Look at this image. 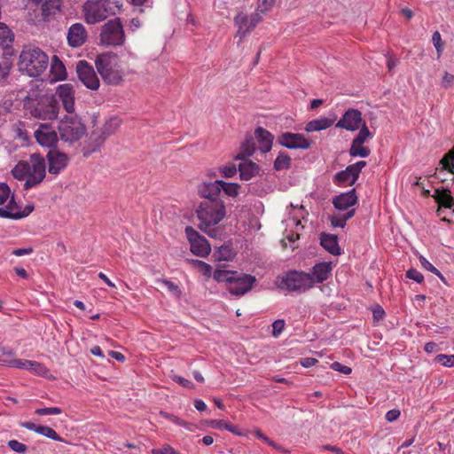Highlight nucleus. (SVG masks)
<instances>
[{
  "instance_id": "nucleus-29",
  "label": "nucleus",
  "mask_w": 454,
  "mask_h": 454,
  "mask_svg": "<svg viewBox=\"0 0 454 454\" xmlns=\"http://www.w3.org/2000/svg\"><path fill=\"white\" fill-rule=\"evenodd\" d=\"M333 122V119L321 117L309 121L305 126V130L307 132L321 131L330 128Z\"/></svg>"
},
{
  "instance_id": "nucleus-7",
  "label": "nucleus",
  "mask_w": 454,
  "mask_h": 454,
  "mask_svg": "<svg viewBox=\"0 0 454 454\" xmlns=\"http://www.w3.org/2000/svg\"><path fill=\"white\" fill-rule=\"evenodd\" d=\"M100 43L105 46H121L125 42V34L119 18L110 20L101 29Z\"/></svg>"
},
{
  "instance_id": "nucleus-33",
  "label": "nucleus",
  "mask_w": 454,
  "mask_h": 454,
  "mask_svg": "<svg viewBox=\"0 0 454 454\" xmlns=\"http://www.w3.org/2000/svg\"><path fill=\"white\" fill-rule=\"evenodd\" d=\"M51 72L56 80H65L67 78L66 67L57 56L52 58Z\"/></svg>"
},
{
  "instance_id": "nucleus-20",
  "label": "nucleus",
  "mask_w": 454,
  "mask_h": 454,
  "mask_svg": "<svg viewBox=\"0 0 454 454\" xmlns=\"http://www.w3.org/2000/svg\"><path fill=\"white\" fill-rule=\"evenodd\" d=\"M274 137L267 129L258 127L254 130V140L257 141L258 148L262 153L271 150Z\"/></svg>"
},
{
  "instance_id": "nucleus-49",
  "label": "nucleus",
  "mask_w": 454,
  "mask_h": 454,
  "mask_svg": "<svg viewBox=\"0 0 454 454\" xmlns=\"http://www.w3.org/2000/svg\"><path fill=\"white\" fill-rule=\"evenodd\" d=\"M160 415L162 417V418H165L167 419H168L169 421L178 425V426H182V427H188V423L184 421L183 419H179L178 417L173 415V414H170V413H168V412H165V411H160Z\"/></svg>"
},
{
  "instance_id": "nucleus-46",
  "label": "nucleus",
  "mask_w": 454,
  "mask_h": 454,
  "mask_svg": "<svg viewBox=\"0 0 454 454\" xmlns=\"http://www.w3.org/2000/svg\"><path fill=\"white\" fill-rule=\"evenodd\" d=\"M12 131L14 132L15 136L21 140L26 141L28 137L27 130L25 129L24 125L21 122L13 124Z\"/></svg>"
},
{
  "instance_id": "nucleus-57",
  "label": "nucleus",
  "mask_w": 454,
  "mask_h": 454,
  "mask_svg": "<svg viewBox=\"0 0 454 454\" xmlns=\"http://www.w3.org/2000/svg\"><path fill=\"white\" fill-rule=\"evenodd\" d=\"M331 368L336 372H340L343 374H350L352 370L350 367L341 364L339 362H333L331 364Z\"/></svg>"
},
{
  "instance_id": "nucleus-64",
  "label": "nucleus",
  "mask_w": 454,
  "mask_h": 454,
  "mask_svg": "<svg viewBox=\"0 0 454 454\" xmlns=\"http://www.w3.org/2000/svg\"><path fill=\"white\" fill-rule=\"evenodd\" d=\"M400 416V411L396 409L390 410L386 414V419L389 422L396 420Z\"/></svg>"
},
{
  "instance_id": "nucleus-47",
  "label": "nucleus",
  "mask_w": 454,
  "mask_h": 454,
  "mask_svg": "<svg viewBox=\"0 0 454 454\" xmlns=\"http://www.w3.org/2000/svg\"><path fill=\"white\" fill-rule=\"evenodd\" d=\"M7 444L12 450L17 453H25L27 450V445L17 440H10Z\"/></svg>"
},
{
  "instance_id": "nucleus-39",
  "label": "nucleus",
  "mask_w": 454,
  "mask_h": 454,
  "mask_svg": "<svg viewBox=\"0 0 454 454\" xmlns=\"http://www.w3.org/2000/svg\"><path fill=\"white\" fill-rule=\"evenodd\" d=\"M207 424L210 425L214 428L222 429L224 428L235 434H241L238 430L237 427L234 425H231L230 423L225 422L224 420H218V419H211L207 421Z\"/></svg>"
},
{
  "instance_id": "nucleus-44",
  "label": "nucleus",
  "mask_w": 454,
  "mask_h": 454,
  "mask_svg": "<svg viewBox=\"0 0 454 454\" xmlns=\"http://www.w3.org/2000/svg\"><path fill=\"white\" fill-rule=\"evenodd\" d=\"M420 263L424 269L427 270L435 274L438 276L443 282H445L444 277L442 275V273L430 262H428L425 257L420 256L419 258Z\"/></svg>"
},
{
  "instance_id": "nucleus-60",
  "label": "nucleus",
  "mask_w": 454,
  "mask_h": 454,
  "mask_svg": "<svg viewBox=\"0 0 454 454\" xmlns=\"http://www.w3.org/2000/svg\"><path fill=\"white\" fill-rule=\"evenodd\" d=\"M432 41H433V43H434L437 52L440 53L442 51V43L441 35L438 31H435L433 34Z\"/></svg>"
},
{
  "instance_id": "nucleus-59",
  "label": "nucleus",
  "mask_w": 454,
  "mask_h": 454,
  "mask_svg": "<svg viewBox=\"0 0 454 454\" xmlns=\"http://www.w3.org/2000/svg\"><path fill=\"white\" fill-rule=\"evenodd\" d=\"M153 454H179L176 450H174L170 445H164L161 449H153L152 450Z\"/></svg>"
},
{
  "instance_id": "nucleus-11",
  "label": "nucleus",
  "mask_w": 454,
  "mask_h": 454,
  "mask_svg": "<svg viewBox=\"0 0 454 454\" xmlns=\"http://www.w3.org/2000/svg\"><path fill=\"white\" fill-rule=\"evenodd\" d=\"M76 73L79 80L83 85L91 90H96L99 88V79L93 68L87 61L80 60L76 65Z\"/></svg>"
},
{
  "instance_id": "nucleus-12",
  "label": "nucleus",
  "mask_w": 454,
  "mask_h": 454,
  "mask_svg": "<svg viewBox=\"0 0 454 454\" xmlns=\"http://www.w3.org/2000/svg\"><path fill=\"white\" fill-rule=\"evenodd\" d=\"M255 282V277L236 271L228 290L231 294L241 296L248 293Z\"/></svg>"
},
{
  "instance_id": "nucleus-43",
  "label": "nucleus",
  "mask_w": 454,
  "mask_h": 454,
  "mask_svg": "<svg viewBox=\"0 0 454 454\" xmlns=\"http://www.w3.org/2000/svg\"><path fill=\"white\" fill-rule=\"evenodd\" d=\"M236 165L234 163H231L227 166H223L219 168V173L223 178H231L233 177L238 171Z\"/></svg>"
},
{
  "instance_id": "nucleus-35",
  "label": "nucleus",
  "mask_w": 454,
  "mask_h": 454,
  "mask_svg": "<svg viewBox=\"0 0 454 454\" xmlns=\"http://www.w3.org/2000/svg\"><path fill=\"white\" fill-rule=\"evenodd\" d=\"M439 164L442 165L441 171L447 170L454 173V146L444 154Z\"/></svg>"
},
{
  "instance_id": "nucleus-56",
  "label": "nucleus",
  "mask_w": 454,
  "mask_h": 454,
  "mask_svg": "<svg viewBox=\"0 0 454 454\" xmlns=\"http://www.w3.org/2000/svg\"><path fill=\"white\" fill-rule=\"evenodd\" d=\"M0 217L17 220L16 212L11 209V206L0 207Z\"/></svg>"
},
{
  "instance_id": "nucleus-37",
  "label": "nucleus",
  "mask_w": 454,
  "mask_h": 454,
  "mask_svg": "<svg viewBox=\"0 0 454 454\" xmlns=\"http://www.w3.org/2000/svg\"><path fill=\"white\" fill-rule=\"evenodd\" d=\"M291 166V158L286 153H279L274 161L276 170L288 169Z\"/></svg>"
},
{
  "instance_id": "nucleus-50",
  "label": "nucleus",
  "mask_w": 454,
  "mask_h": 454,
  "mask_svg": "<svg viewBox=\"0 0 454 454\" xmlns=\"http://www.w3.org/2000/svg\"><path fill=\"white\" fill-rule=\"evenodd\" d=\"M11 190L7 184L0 183V205L4 204L10 197Z\"/></svg>"
},
{
  "instance_id": "nucleus-42",
  "label": "nucleus",
  "mask_w": 454,
  "mask_h": 454,
  "mask_svg": "<svg viewBox=\"0 0 454 454\" xmlns=\"http://www.w3.org/2000/svg\"><path fill=\"white\" fill-rule=\"evenodd\" d=\"M256 149L255 141L254 137L247 138L240 146V150L247 154V156H251Z\"/></svg>"
},
{
  "instance_id": "nucleus-62",
  "label": "nucleus",
  "mask_w": 454,
  "mask_h": 454,
  "mask_svg": "<svg viewBox=\"0 0 454 454\" xmlns=\"http://www.w3.org/2000/svg\"><path fill=\"white\" fill-rule=\"evenodd\" d=\"M366 161L360 160L355 164H351L348 166L351 167V169L355 172V176L359 177L362 169L366 166Z\"/></svg>"
},
{
  "instance_id": "nucleus-28",
  "label": "nucleus",
  "mask_w": 454,
  "mask_h": 454,
  "mask_svg": "<svg viewBox=\"0 0 454 454\" xmlns=\"http://www.w3.org/2000/svg\"><path fill=\"white\" fill-rule=\"evenodd\" d=\"M234 23L238 27L237 36L242 40L251 30L248 17L243 12H239L234 18Z\"/></svg>"
},
{
  "instance_id": "nucleus-40",
  "label": "nucleus",
  "mask_w": 454,
  "mask_h": 454,
  "mask_svg": "<svg viewBox=\"0 0 454 454\" xmlns=\"http://www.w3.org/2000/svg\"><path fill=\"white\" fill-rule=\"evenodd\" d=\"M359 129L360 130L356 137L353 139V142L356 143L357 145H364L368 138L372 137V134L369 130L365 122H364L362 127Z\"/></svg>"
},
{
  "instance_id": "nucleus-15",
  "label": "nucleus",
  "mask_w": 454,
  "mask_h": 454,
  "mask_svg": "<svg viewBox=\"0 0 454 454\" xmlns=\"http://www.w3.org/2000/svg\"><path fill=\"white\" fill-rule=\"evenodd\" d=\"M47 160L49 165L48 171L52 175H59L69 162V157L57 149H50L48 151Z\"/></svg>"
},
{
  "instance_id": "nucleus-18",
  "label": "nucleus",
  "mask_w": 454,
  "mask_h": 454,
  "mask_svg": "<svg viewBox=\"0 0 454 454\" xmlns=\"http://www.w3.org/2000/svg\"><path fill=\"white\" fill-rule=\"evenodd\" d=\"M87 39V32L84 26L81 23L73 24L67 32V42L71 47L77 48L82 46Z\"/></svg>"
},
{
  "instance_id": "nucleus-26",
  "label": "nucleus",
  "mask_w": 454,
  "mask_h": 454,
  "mask_svg": "<svg viewBox=\"0 0 454 454\" xmlns=\"http://www.w3.org/2000/svg\"><path fill=\"white\" fill-rule=\"evenodd\" d=\"M239 171L240 179L248 181L258 174L259 167L251 160H246L239 165Z\"/></svg>"
},
{
  "instance_id": "nucleus-24",
  "label": "nucleus",
  "mask_w": 454,
  "mask_h": 454,
  "mask_svg": "<svg viewBox=\"0 0 454 454\" xmlns=\"http://www.w3.org/2000/svg\"><path fill=\"white\" fill-rule=\"evenodd\" d=\"M331 271V262H320L312 268L309 274L313 277L315 283H322L329 278Z\"/></svg>"
},
{
  "instance_id": "nucleus-25",
  "label": "nucleus",
  "mask_w": 454,
  "mask_h": 454,
  "mask_svg": "<svg viewBox=\"0 0 454 454\" xmlns=\"http://www.w3.org/2000/svg\"><path fill=\"white\" fill-rule=\"evenodd\" d=\"M14 40V35L12 30L4 22H0V47L6 51V53L12 51L11 47Z\"/></svg>"
},
{
  "instance_id": "nucleus-41",
  "label": "nucleus",
  "mask_w": 454,
  "mask_h": 454,
  "mask_svg": "<svg viewBox=\"0 0 454 454\" xmlns=\"http://www.w3.org/2000/svg\"><path fill=\"white\" fill-rule=\"evenodd\" d=\"M38 434L54 441L63 442V439L56 433V431L47 426H40Z\"/></svg>"
},
{
  "instance_id": "nucleus-2",
  "label": "nucleus",
  "mask_w": 454,
  "mask_h": 454,
  "mask_svg": "<svg viewBox=\"0 0 454 454\" xmlns=\"http://www.w3.org/2000/svg\"><path fill=\"white\" fill-rule=\"evenodd\" d=\"M200 223L198 228L212 238L220 234L217 225L226 216V206L223 200H202L196 209Z\"/></svg>"
},
{
  "instance_id": "nucleus-48",
  "label": "nucleus",
  "mask_w": 454,
  "mask_h": 454,
  "mask_svg": "<svg viewBox=\"0 0 454 454\" xmlns=\"http://www.w3.org/2000/svg\"><path fill=\"white\" fill-rule=\"evenodd\" d=\"M62 412V410L59 407H49V408H39L36 409L35 413L40 416L44 415H58Z\"/></svg>"
},
{
  "instance_id": "nucleus-51",
  "label": "nucleus",
  "mask_w": 454,
  "mask_h": 454,
  "mask_svg": "<svg viewBox=\"0 0 454 454\" xmlns=\"http://www.w3.org/2000/svg\"><path fill=\"white\" fill-rule=\"evenodd\" d=\"M10 365L17 368L26 369L32 368V361L30 360H21V359H14L9 362Z\"/></svg>"
},
{
  "instance_id": "nucleus-30",
  "label": "nucleus",
  "mask_w": 454,
  "mask_h": 454,
  "mask_svg": "<svg viewBox=\"0 0 454 454\" xmlns=\"http://www.w3.org/2000/svg\"><path fill=\"white\" fill-rule=\"evenodd\" d=\"M60 0H45L42 4V15L44 20H49L52 16L60 11Z\"/></svg>"
},
{
  "instance_id": "nucleus-36",
  "label": "nucleus",
  "mask_w": 454,
  "mask_h": 454,
  "mask_svg": "<svg viewBox=\"0 0 454 454\" xmlns=\"http://www.w3.org/2000/svg\"><path fill=\"white\" fill-rule=\"evenodd\" d=\"M186 262L192 264L193 268L199 270L205 277H211L212 267L208 263L197 259H186Z\"/></svg>"
},
{
  "instance_id": "nucleus-34",
  "label": "nucleus",
  "mask_w": 454,
  "mask_h": 454,
  "mask_svg": "<svg viewBox=\"0 0 454 454\" xmlns=\"http://www.w3.org/2000/svg\"><path fill=\"white\" fill-rule=\"evenodd\" d=\"M334 178L338 183H346L350 179L349 185H353L358 179V176H355L351 167L348 166L344 170L338 172Z\"/></svg>"
},
{
  "instance_id": "nucleus-5",
  "label": "nucleus",
  "mask_w": 454,
  "mask_h": 454,
  "mask_svg": "<svg viewBox=\"0 0 454 454\" xmlns=\"http://www.w3.org/2000/svg\"><path fill=\"white\" fill-rule=\"evenodd\" d=\"M122 7V0H89L83 5L85 20L96 24L116 15Z\"/></svg>"
},
{
  "instance_id": "nucleus-27",
  "label": "nucleus",
  "mask_w": 454,
  "mask_h": 454,
  "mask_svg": "<svg viewBox=\"0 0 454 454\" xmlns=\"http://www.w3.org/2000/svg\"><path fill=\"white\" fill-rule=\"evenodd\" d=\"M236 255V252L233 250L231 244L225 243L215 249L213 256L217 262H228L231 261Z\"/></svg>"
},
{
  "instance_id": "nucleus-22",
  "label": "nucleus",
  "mask_w": 454,
  "mask_h": 454,
  "mask_svg": "<svg viewBox=\"0 0 454 454\" xmlns=\"http://www.w3.org/2000/svg\"><path fill=\"white\" fill-rule=\"evenodd\" d=\"M321 246L333 255L340 254V247L338 244V237L334 234L322 233L320 237Z\"/></svg>"
},
{
  "instance_id": "nucleus-6",
  "label": "nucleus",
  "mask_w": 454,
  "mask_h": 454,
  "mask_svg": "<svg viewBox=\"0 0 454 454\" xmlns=\"http://www.w3.org/2000/svg\"><path fill=\"white\" fill-rule=\"evenodd\" d=\"M95 65L105 82L118 85L123 80V71L118 64V57L114 53H104L97 57Z\"/></svg>"
},
{
  "instance_id": "nucleus-3",
  "label": "nucleus",
  "mask_w": 454,
  "mask_h": 454,
  "mask_svg": "<svg viewBox=\"0 0 454 454\" xmlns=\"http://www.w3.org/2000/svg\"><path fill=\"white\" fill-rule=\"evenodd\" d=\"M45 160L38 153H33L30 156V161L20 160L12 170L14 178L24 180V189L29 190L39 184L45 177Z\"/></svg>"
},
{
  "instance_id": "nucleus-13",
  "label": "nucleus",
  "mask_w": 454,
  "mask_h": 454,
  "mask_svg": "<svg viewBox=\"0 0 454 454\" xmlns=\"http://www.w3.org/2000/svg\"><path fill=\"white\" fill-rule=\"evenodd\" d=\"M277 141L287 149L306 150L311 145L310 142L299 133L284 132L278 137Z\"/></svg>"
},
{
  "instance_id": "nucleus-8",
  "label": "nucleus",
  "mask_w": 454,
  "mask_h": 454,
  "mask_svg": "<svg viewBox=\"0 0 454 454\" xmlns=\"http://www.w3.org/2000/svg\"><path fill=\"white\" fill-rule=\"evenodd\" d=\"M59 132L65 142L74 143L85 132V127L76 116H65L59 122Z\"/></svg>"
},
{
  "instance_id": "nucleus-58",
  "label": "nucleus",
  "mask_w": 454,
  "mask_h": 454,
  "mask_svg": "<svg viewBox=\"0 0 454 454\" xmlns=\"http://www.w3.org/2000/svg\"><path fill=\"white\" fill-rule=\"evenodd\" d=\"M172 380L178 383L179 385H181L182 387H187V388H192L193 387V384L191 380L182 377V376H179V375H174L172 377Z\"/></svg>"
},
{
  "instance_id": "nucleus-1",
  "label": "nucleus",
  "mask_w": 454,
  "mask_h": 454,
  "mask_svg": "<svg viewBox=\"0 0 454 454\" xmlns=\"http://www.w3.org/2000/svg\"><path fill=\"white\" fill-rule=\"evenodd\" d=\"M24 109L31 117L53 121L58 117L59 106L55 95L43 90H31L23 99Z\"/></svg>"
},
{
  "instance_id": "nucleus-63",
  "label": "nucleus",
  "mask_w": 454,
  "mask_h": 454,
  "mask_svg": "<svg viewBox=\"0 0 454 454\" xmlns=\"http://www.w3.org/2000/svg\"><path fill=\"white\" fill-rule=\"evenodd\" d=\"M372 314L374 320L380 321L383 319L385 316V311L380 305H376V307L372 310Z\"/></svg>"
},
{
  "instance_id": "nucleus-14",
  "label": "nucleus",
  "mask_w": 454,
  "mask_h": 454,
  "mask_svg": "<svg viewBox=\"0 0 454 454\" xmlns=\"http://www.w3.org/2000/svg\"><path fill=\"white\" fill-rule=\"evenodd\" d=\"M360 111L350 108L347 110L338 121L336 128L345 129L349 131L357 130L364 123Z\"/></svg>"
},
{
  "instance_id": "nucleus-10",
  "label": "nucleus",
  "mask_w": 454,
  "mask_h": 454,
  "mask_svg": "<svg viewBox=\"0 0 454 454\" xmlns=\"http://www.w3.org/2000/svg\"><path fill=\"white\" fill-rule=\"evenodd\" d=\"M184 232L191 245V252L200 257H206L211 252V247L205 237L192 226H186Z\"/></svg>"
},
{
  "instance_id": "nucleus-21",
  "label": "nucleus",
  "mask_w": 454,
  "mask_h": 454,
  "mask_svg": "<svg viewBox=\"0 0 454 454\" xmlns=\"http://www.w3.org/2000/svg\"><path fill=\"white\" fill-rule=\"evenodd\" d=\"M357 197L356 195V189H352L348 192L335 196L333 200V204L335 208L339 210H345L355 205Z\"/></svg>"
},
{
  "instance_id": "nucleus-16",
  "label": "nucleus",
  "mask_w": 454,
  "mask_h": 454,
  "mask_svg": "<svg viewBox=\"0 0 454 454\" xmlns=\"http://www.w3.org/2000/svg\"><path fill=\"white\" fill-rule=\"evenodd\" d=\"M36 141L44 147L51 148L58 142V136L50 122L41 123L35 131Z\"/></svg>"
},
{
  "instance_id": "nucleus-23",
  "label": "nucleus",
  "mask_w": 454,
  "mask_h": 454,
  "mask_svg": "<svg viewBox=\"0 0 454 454\" xmlns=\"http://www.w3.org/2000/svg\"><path fill=\"white\" fill-rule=\"evenodd\" d=\"M433 198L439 204V208L437 210L438 215H441V207L446 208H451L454 207V198L451 196L450 191L449 189L439 190L436 189Z\"/></svg>"
},
{
  "instance_id": "nucleus-55",
  "label": "nucleus",
  "mask_w": 454,
  "mask_h": 454,
  "mask_svg": "<svg viewBox=\"0 0 454 454\" xmlns=\"http://www.w3.org/2000/svg\"><path fill=\"white\" fill-rule=\"evenodd\" d=\"M285 326V321L283 319H278L272 324V335L278 337L283 331Z\"/></svg>"
},
{
  "instance_id": "nucleus-38",
  "label": "nucleus",
  "mask_w": 454,
  "mask_h": 454,
  "mask_svg": "<svg viewBox=\"0 0 454 454\" xmlns=\"http://www.w3.org/2000/svg\"><path fill=\"white\" fill-rule=\"evenodd\" d=\"M371 153V151L368 147L363 146V145H357L356 143L352 141L350 149H349V155L351 157H362L365 158L368 157Z\"/></svg>"
},
{
  "instance_id": "nucleus-19",
  "label": "nucleus",
  "mask_w": 454,
  "mask_h": 454,
  "mask_svg": "<svg viewBox=\"0 0 454 454\" xmlns=\"http://www.w3.org/2000/svg\"><path fill=\"white\" fill-rule=\"evenodd\" d=\"M198 193L203 200H217L221 198V187L214 182H203L198 186Z\"/></svg>"
},
{
  "instance_id": "nucleus-54",
  "label": "nucleus",
  "mask_w": 454,
  "mask_h": 454,
  "mask_svg": "<svg viewBox=\"0 0 454 454\" xmlns=\"http://www.w3.org/2000/svg\"><path fill=\"white\" fill-rule=\"evenodd\" d=\"M406 277L410 279L421 283L424 280L423 275L415 269H410L406 272Z\"/></svg>"
},
{
  "instance_id": "nucleus-52",
  "label": "nucleus",
  "mask_w": 454,
  "mask_h": 454,
  "mask_svg": "<svg viewBox=\"0 0 454 454\" xmlns=\"http://www.w3.org/2000/svg\"><path fill=\"white\" fill-rule=\"evenodd\" d=\"M32 368H28V370L35 372L36 374L40 376H46L49 372V370L42 364L32 361Z\"/></svg>"
},
{
  "instance_id": "nucleus-53",
  "label": "nucleus",
  "mask_w": 454,
  "mask_h": 454,
  "mask_svg": "<svg viewBox=\"0 0 454 454\" xmlns=\"http://www.w3.org/2000/svg\"><path fill=\"white\" fill-rule=\"evenodd\" d=\"M274 4V0H259L256 11L266 13Z\"/></svg>"
},
{
  "instance_id": "nucleus-9",
  "label": "nucleus",
  "mask_w": 454,
  "mask_h": 454,
  "mask_svg": "<svg viewBox=\"0 0 454 454\" xmlns=\"http://www.w3.org/2000/svg\"><path fill=\"white\" fill-rule=\"evenodd\" d=\"M314 284V278L309 273L295 270L287 273L282 280V287L290 292L304 293L313 287Z\"/></svg>"
},
{
  "instance_id": "nucleus-61",
  "label": "nucleus",
  "mask_w": 454,
  "mask_h": 454,
  "mask_svg": "<svg viewBox=\"0 0 454 454\" xmlns=\"http://www.w3.org/2000/svg\"><path fill=\"white\" fill-rule=\"evenodd\" d=\"M33 210H34L33 205H27L22 211L16 212V219H21V218L27 216L29 214H31L33 212Z\"/></svg>"
},
{
  "instance_id": "nucleus-4",
  "label": "nucleus",
  "mask_w": 454,
  "mask_h": 454,
  "mask_svg": "<svg viewBox=\"0 0 454 454\" xmlns=\"http://www.w3.org/2000/svg\"><path fill=\"white\" fill-rule=\"evenodd\" d=\"M48 66V56L37 47L25 46L20 54L19 71L30 77L40 76Z\"/></svg>"
},
{
  "instance_id": "nucleus-17",
  "label": "nucleus",
  "mask_w": 454,
  "mask_h": 454,
  "mask_svg": "<svg viewBox=\"0 0 454 454\" xmlns=\"http://www.w3.org/2000/svg\"><path fill=\"white\" fill-rule=\"evenodd\" d=\"M55 96L59 101H62L63 106L67 113L72 114L74 111V94L71 84L65 83L59 85Z\"/></svg>"
},
{
  "instance_id": "nucleus-31",
  "label": "nucleus",
  "mask_w": 454,
  "mask_h": 454,
  "mask_svg": "<svg viewBox=\"0 0 454 454\" xmlns=\"http://www.w3.org/2000/svg\"><path fill=\"white\" fill-rule=\"evenodd\" d=\"M235 272L236 271L225 270V264L219 263L213 273V278L217 282H225L230 286L235 276Z\"/></svg>"
},
{
  "instance_id": "nucleus-45",
  "label": "nucleus",
  "mask_w": 454,
  "mask_h": 454,
  "mask_svg": "<svg viewBox=\"0 0 454 454\" xmlns=\"http://www.w3.org/2000/svg\"><path fill=\"white\" fill-rule=\"evenodd\" d=\"M434 360L446 367H451L454 365V355H437Z\"/></svg>"
},
{
  "instance_id": "nucleus-32",
  "label": "nucleus",
  "mask_w": 454,
  "mask_h": 454,
  "mask_svg": "<svg viewBox=\"0 0 454 454\" xmlns=\"http://www.w3.org/2000/svg\"><path fill=\"white\" fill-rule=\"evenodd\" d=\"M216 184L220 185L221 192L230 198H236L239 194L240 185L238 183L225 182L216 179Z\"/></svg>"
}]
</instances>
